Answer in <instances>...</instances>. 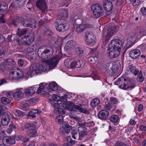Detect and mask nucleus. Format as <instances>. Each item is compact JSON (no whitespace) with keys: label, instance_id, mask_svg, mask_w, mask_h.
Returning <instances> with one entry per match:
<instances>
[{"label":"nucleus","instance_id":"f257e3e1","mask_svg":"<svg viewBox=\"0 0 146 146\" xmlns=\"http://www.w3.org/2000/svg\"><path fill=\"white\" fill-rule=\"evenodd\" d=\"M36 21L34 20L30 19L29 20H25L23 18L18 17L16 18V20L13 21L12 23V25L16 26L19 24H20L21 25L25 27H31L35 28L36 27Z\"/></svg>","mask_w":146,"mask_h":146},{"label":"nucleus","instance_id":"f03ea898","mask_svg":"<svg viewBox=\"0 0 146 146\" xmlns=\"http://www.w3.org/2000/svg\"><path fill=\"white\" fill-rule=\"evenodd\" d=\"M115 84L119 86L121 89L127 90L128 89H131L134 87L135 86L129 80L123 77H120L115 82Z\"/></svg>","mask_w":146,"mask_h":146},{"label":"nucleus","instance_id":"7ed1b4c3","mask_svg":"<svg viewBox=\"0 0 146 146\" xmlns=\"http://www.w3.org/2000/svg\"><path fill=\"white\" fill-rule=\"evenodd\" d=\"M53 49L51 47H46L42 46L38 49V54L39 57L42 59H46L50 57L53 52Z\"/></svg>","mask_w":146,"mask_h":146},{"label":"nucleus","instance_id":"20e7f679","mask_svg":"<svg viewBox=\"0 0 146 146\" xmlns=\"http://www.w3.org/2000/svg\"><path fill=\"white\" fill-rule=\"evenodd\" d=\"M63 56V54L59 51V54L54 56L51 58L46 60V62L49 66L50 69H52L55 68L58 64L59 60Z\"/></svg>","mask_w":146,"mask_h":146},{"label":"nucleus","instance_id":"39448f33","mask_svg":"<svg viewBox=\"0 0 146 146\" xmlns=\"http://www.w3.org/2000/svg\"><path fill=\"white\" fill-rule=\"evenodd\" d=\"M91 9L93 15L96 18H99L105 13V11L103 9L102 5L98 3L93 4Z\"/></svg>","mask_w":146,"mask_h":146},{"label":"nucleus","instance_id":"423d86ee","mask_svg":"<svg viewBox=\"0 0 146 146\" xmlns=\"http://www.w3.org/2000/svg\"><path fill=\"white\" fill-rule=\"evenodd\" d=\"M116 27L115 26L110 27L106 32L103 33V39L105 41L104 44H106L111 37L115 33Z\"/></svg>","mask_w":146,"mask_h":146},{"label":"nucleus","instance_id":"0eeeda50","mask_svg":"<svg viewBox=\"0 0 146 146\" xmlns=\"http://www.w3.org/2000/svg\"><path fill=\"white\" fill-rule=\"evenodd\" d=\"M85 40L88 45L93 46L96 44V38L92 32L87 31L85 32Z\"/></svg>","mask_w":146,"mask_h":146},{"label":"nucleus","instance_id":"6e6552de","mask_svg":"<svg viewBox=\"0 0 146 146\" xmlns=\"http://www.w3.org/2000/svg\"><path fill=\"white\" fill-rule=\"evenodd\" d=\"M33 74H38L43 72L45 69L42 64H37L31 65L30 68Z\"/></svg>","mask_w":146,"mask_h":146},{"label":"nucleus","instance_id":"1a4fd4ad","mask_svg":"<svg viewBox=\"0 0 146 146\" xmlns=\"http://www.w3.org/2000/svg\"><path fill=\"white\" fill-rule=\"evenodd\" d=\"M122 42L120 40L115 39L111 41L109 44V47L120 52Z\"/></svg>","mask_w":146,"mask_h":146},{"label":"nucleus","instance_id":"9d476101","mask_svg":"<svg viewBox=\"0 0 146 146\" xmlns=\"http://www.w3.org/2000/svg\"><path fill=\"white\" fill-rule=\"evenodd\" d=\"M115 63H107L106 67V72L107 74L110 76L114 75L116 72L115 69Z\"/></svg>","mask_w":146,"mask_h":146},{"label":"nucleus","instance_id":"9b49d317","mask_svg":"<svg viewBox=\"0 0 146 146\" xmlns=\"http://www.w3.org/2000/svg\"><path fill=\"white\" fill-rule=\"evenodd\" d=\"M55 25L56 30L59 32H64L67 30L69 27L68 24L62 22L60 23L57 21Z\"/></svg>","mask_w":146,"mask_h":146},{"label":"nucleus","instance_id":"f8f14e48","mask_svg":"<svg viewBox=\"0 0 146 146\" xmlns=\"http://www.w3.org/2000/svg\"><path fill=\"white\" fill-rule=\"evenodd\" d=\"M34 40L33 36H25L23 37L20 41V44L30 45L32 44Z\"/></svg>","mask_w":146,"mask_h":146},{"label":"nucleus","instance_id":"ddd939ff","mask_svg":"<svg viewBox=\"0 0 146 146\" xmlns=\"http://www.w3.org/2000/svg\"><path fill=\"white\" fill-rule=\"evenodd\" d=\"M103 6L106 14L108 15H110L112 12L113 8L112 3L110 1H104L103 2Z\"/></svg>","mask_w":146,"mask_h":146},{"label":"nucleus","instance_id":"4468645a","mask_svg":"<svg viewBox=\"0 0 146 146\" xmlns=\"http://www.w3.org/2000/svg\"><path fill=\"white\" fill-rule=\"evenodd\" d=\"M120 52L117 50L109 47L107 51V55L111 58L117 57L120 54Z\"/></svg>","mask_w":146,"mask_h":146},{"label":"nucleus","instance_id":"2eb2a0df","mask_svg":"<svg viewBox=\"0 0 146 146\" xmlns=\"http://www.w3.org/2000/svg\"><path fill=\"white\" fill-rule=\"evenodd\" d=\"M36 5L43 12H45L47 9L48 7L45 0H38Z\"/></svg>","mask_w":146,"mask_h":146},{"label":"nucleus","instance_id":"dca6fc26","mask_svg":"<svg viewBox=\"0 0 146 146\" xmlns=\"http://www.w3.org/2000/svg\"><path fill=\"white\" fill-rule=\"evenodd\" d=\"M92 26L89 24L82 23L79 25L76 29V31L78 33L83 32L87 29L92 27Z\"/></svg>","mask_w":146,"mask_h":146},{"label":"nucleus","instance_id":"f3484780","mask_svg":"<svg viewBox=\"0 0 146 146\" xmlns=\"http://www.w3.org/2000/svg\"><path fill=\"white\" fill-rule=\"evenodd\" d=\"M63 126H61L60 127V130L62 133L64 132L68 134L70 132V130L72 129V127L66 123H63Z\"/></svg>","mask_w":146,"mask_h":146},{"label":"nucleus","instance_id":"a211bd4d","mask_svg":"<svg viewBox=\"0 0 146 146\" xmlns=\"http://www.w3.org/2000/svg\"><path fill=\"white\" fill-rule=\"evenodd\" d=\"M3 142L5 145L8 144L12 145L15 143V141L14 137H5L3 139Z\"/></svg>","mask_w":146,"mask_h":146},{"label":"nucleus","instance_id":"6ab92c4d","mask_svg":"<svg viewBox=\"0 0 146 146\" xmlns=\"http://www.w3.org/2000/svg\"><path fill=\"white\" fill-rule=\"evenodd\" d=\"M78 129L79 133V138L82 140L84 136L87 134V129L85 127L80 126L78 127Z\"/></svg>","mask_w":146,"mask_h":146},{"label":"nucleus","instance_id":"aec40b11","mask_svg":"<svg viewBox=\"0 0 146 146\" xmlns=\"http://www.w3.org/2000/svg\"><path fill=\"white\" fill-rule=\"evenodd\" d=\"M109 114V113L108 111L102 110L98 113V116L100 119L105 120L107 119Z\"/></svg>","mask_w":146,"mask_h":146},{"label":"nucleus","instance_id":"412c9836","mask_svg":"<svg viewBox=\"0 0 146 146\" xmlns=\"http://www.w3.org/2000/svg\"><path fill=\"white\" fill-rule=\"evenodd\" d=\"M127 74H130L131 73L135 76L137 75L139 73V70L133 65L129 66L127 68Z\"/></svg>","mask_w":146,"mask_h":146},{"label":"nucleus","instance_id":"4be33fe9","mask_svg":"<svg viewBox=\"0 0 146 146\" xmlns=\"http://www.w3.org/2000/svg\"><path fill=\"white\" fill-rule=\"evenodd\" d=\"M23 94L21 91V88H17L16 92L14 94V98L15 100H19L23 97Z\"/></svg>","mask_w":146,"mask_h":146},{"label":"nucleus","instance_id":"5701e85b","mask_svg":"<svg viewBox=\"0 0 146 146\" xmlns=\"http://www.w3.org/2000/svg\"><path fill=\"white\" fill-rule=\"evenodd\" d=\"M129 55L132 58L135 59L140 54V50L138 49H134L131 50L129 52Z\"/></svg>","mask_w":146,"mask_h":146},{"label":"nucleus","instance_id":"b1692460","mask_svg":"<svg viewBox=\"0 0 146 146\" xmlns=\"http://www.w3.org/2000/svg\"><path fill=\"white\" fill-rule=\"evenodd\" d=\"M10 117L8 112L5 114V116H3L2 118L1 123L3 125H7L9 122Z\"/></svg>","mask_w":146,"mask_h":146},{"label":"nucleus","instance_id":"393cba45","mask_svg":"<svg viewBox=\"0 0 146 146\" xmlns=\"http://www.w3.org/2000/svg\"><path fill=\"white\" fill-rule=\"evenodd\" d=\"M38 85H35L31 87V88L26 89L25 92V94L27 96H29L33 95L35 93V87L37 86Z\"/></svg>","mask_w":146,"mask_h":146},{"label":"nucleus","instance_id":"a878e982","mask_svg":"<svg viewBox=\"0 0 146 146\" xmlns=\"http://www.w3.org/2000/svg\"><path fill=\"white\" fill-rule=\"evenodd\" d=\"M41 113V111L38 109L33 110H31L29 113V115L33 118L36 117V115H39Z\"/></svg>","mask_w":146,"mask_h":146},{"label":"nucleus","instance_id":"bb28decb","mask_svg":"<svg viewBox=\"0 0 146 146\" xmlns=\"http://www.w3.org/2000/svg\"><path fill=\"white\" fill-rule=\"evenodd\" d=\"M27 133L28 136L30 137H35L37 135L36 131L35 129H32L28 130Z\"/></svg>","mask_w":146,"mask_h":146},{"label":"nucleus","instance_id":"cd10ccee","mask_svg":"<svg viewBox=\"0 0 146 146\" xmlns=\"http://www.w3.org/2000/svg\"><path fill=\"white\" fill-rule=\"evenodd\" d=\"M10 2H12L11 6L13 7L20 6L22 5L21 3L23 1L22 0H9Z\"/></svg>","mask_w":146,"mask_h":146},{"label":"nucleus","instance_id":"c85d7f7f","mask_svg":"<svg viewBox=\"0 0 146 146\" xmlns=\"http://www.w3.org/2000/svg\"><path fill=\"white\" fill-rule=\"evenodd\" d=\"M98 55V52L97 51L94 49H92L90 50L87 56H91L94 57L96 59Z\"/></svg>","mask_w":146,"mask_h":146},{"label":"nucleus","instance_id":"c756f323","mask_svg":"<svg viewBox=\"0 0 146 146\" xmlns=\"http://www.w3.org/2000/svg\"><path fill=\"white\" fill-rule=\"evenodd\" d=\"M48 86L50 89L52 90L55 91L56 90L58 89V87L57 84L55 82H52L50 83Z\"/></svg>","mask_w":146,"mask_h":146},{"label":"nucleus","instance_id":"7c9ffc66","mask_svg":"<svg viewBox=\"0 0 146 146\" xmlns=\"http://www.w3.org/2000/svg\"><path fill=\"white\" fill-rule=\"evenodd\" d=\"M68 15L67 11L65 10H62L60 14V17L62 20H65L68 17Z\"/></svg>","mask_w":146,"mask_h":146},{"label":"nucleus","instance_id":"2f4dec72","mask_svg":"<svg viewBox=\"0 0 146 146\" xmlns=\"http://www.w3.org/2000/svg\"><path fill=\"white\" fill-rule=\"evenodd\" d=\"M74 44V42L73 40H69L66 43L65 48L67 49H70V48H72Z\"/></svg>","mask_w":146,"mask_h":146},{"label":"nucleus","instance_id":"473e14b6","mask_svg":"<svg viewBox=\"0 0 146 146\" xmlns=\"http://www.w3.org/2000/svg\"><path fill=\"white\" fill-rule=\"evenodd\" d=\"M15 71L12 72L9 74V79L11 81H16L17 78H16V76H15Z\"/></svg>","mask_w":146,"mask_h":146},{"label":"nucleus","instance_id":"72a5a7b5","mask_svg":"<svg viewBox=\"0 0 146 146\" xmlns=\"http://www.w3.org/2000/svg\"><path fill=\"white\" fill-rule=\"evenodd\" d=\"M55 120L56 122L59 124H63V123H65L64 122H62L63 121V117L62 115H59L56 117Z\"/></svg>","mask_w":146,"mask_h":146},{"label":"nucleus","instance_id":"f704fd0d","mask_svg":"<svg viewBox=\"0 0 146 146\" xmlns=\"http://www.w3.org/2000/svg\"><path fill=\"white\" fill-rule=\"evenodd\" d=\"M100 103L98 99L95 98L90 103L91 106L92 107L98 105Z\"/></svg>","mask_w":146,"mask_h":146},{"label":"nucleus","instance_id":"c9c22d12","mask_svg":"<svg viewBox=\"0 0 146 146\" xmlns=\"http://www.w3.org/2000/svg\"><path fill=\"white\" fill-rule=\"evenodd\" d=\"M118 117L116 115H113L110 118V120L112 122L117 123L118 120Z\"/></svg>","mask_w":146,"mask_h":146},{"label":"nucleus","instance_id":"e433bc0d","mask_svg":"<svg viewBox=\"0 0 146 146\" xmlns=\"http://www.w3.org/2000/svg\"><path fill=\"white\" fill-rule=\"evenodd\" d=\"M18 29V31L17 32V35L19 36H21L25 34H26L27 32V29Z\"/></svg>","mask_w":146,"mask_h":146},{"label":"nucleus","instance_id":"4c0bfd02","mask_svg":"<svg viewBox=\"0 0 146 146\" xmlns=\"http://www.w3.org/2000/svg\"><path fill=\"white\" fill-rule=\"evenodd\" d=\"M15 72L16 74H17L16 78H17V80H18L20 79H21L23 77V72L20 70L18 71L17 72Z\"/></svg>","mask_w":146,"mask_h":146},{"label":"nucleus","instance_id":"58836bf2","mask_svg":"<svg viewBox=\"0 0 146 146\" xmlns=\"http://www.w3.org/2000/svg\"><path fill=\"white\" fill-rule=\"evenodd\" d=\"M13 113L15 116H20L24 115V113L20 110H15L13 111Z\"/></svg>","mask_w":146,"mask_h":146},{"label":"nucleus","instance_id":"ea45409f","mask_svg":"<svg viewBox=\"0 0 146 146\" xmlns=\"http://www.w3.org/2000/svg\"><path fill=\"white\" fill-rule=\"evenodd\" d=\"M139 33L141 35H146V25L141 28V30L139 32Z\"/></svg>","mask_w":146,"mask_h":146},{"label":"nucleus","instance_id":"a19ab883","mask_svg":"<svg viewBox=\"0 0 146 146\" xmlns=\"http://www.w3.org/2000/svg\"><path fill=\"white\" fill-rule=\"evenodd\" d=\"M1 101L2 103L5 105L7 104L10 102V100L8 98L3 97L1 98Z\"/></svg>","mask_w":146,"mask_h":146},{"label":"nucleus","instance_id":"79ce46f5","mask_svg":"<svg viewBox=\"0 0 146 146\" xmlns=\"http://www.w3.org/2000/svg\"><path fill=\"white\" fill-rule=\"evenodd\" d=\"M112 63H115V69H120L121 67V64L122 62L121 61H117L116 62H112Z\"/></svg>","mask_w":146,"mask_h":146},{"label":"nucleus","instance_id":"37998d69","mask_svg":"<svg viewBox=\"0 0 146 146\" xmlns=\"http://www.w3.org/2000/svg\"><path fill=\"white\" fill-rule=\"evenodd\" d=\"M15 64L14 60L11 59H7L6 61L5 64L10 66L13 65Z\"/></svg>","mask_w":146,"mask_h":146},{"label":"nucleus","instance_id":"c03bdc74","mask_svg":"<svg viewBox=\"0 0 146 146\" xmlns=\"http://www.w3.org/2000/svg\"><path fill=\"white\" fill-rule=\"evenodd\" d=\"M76 68H80V67L84 66V64L82 63V60H78L76 61Z\"/></svg>","mask_w":146,"mask_h":146},{"label":"nucleus","instance_id":"a18cd8bd","mask_svg":"<svg viewBox=\"0 0 146 146\" xmlns=\"http://www.w3.org/2000/svg\"><path fill=\"white\" fill-rule=\"evenodd\" d=\"M85 107L84 105L80 104V106L75 105L74 106V108L75 109L79 110L81 112L83 108H84Z\"/></svg>","mask_w":146,"mask_h":146},{"label":"nucleus","instance_id":"49530a36","mask_svg":"<svg viewBox=\"0 0 146 146\" xmlns=\"http://www.w3.org/2000/svg\"><path fill=\"white\" fill-rule=\"evenodd\" d=\"M110 102L112 104H117L118 102L117 99L114 97H110Z\"/></svg>","mask_w":146,"mask_h":146},{"label":"nucleus","instance_id":"de8ad7c7","mask_svg":"<svg viewBox=\"0 0 146 146\" xmlns=\"http://www.w3.org/2000/svg\"><path fill=\"white\" fill-rule=\"evenodd\" d=\"M34 124L32 123H27L25 125V127L27 129L34 128Z\"/></svg>","mask_w":146,"mask_h":146},{"label":"nucleus","instance_id":"09e8293b","mask_svg":"<svg viewBox=\"0 0 146 146\" xmlns=\"http://www.w3.org/2000/svg\"><path fill=\"white\" fill-rule=\"evenodd\" d=\"M44 86L42 84H41L38 88L37 92L38 94H40L43 91L44 89Z\"/></svg>","mask_w":146,"mask_h":146},{"label":"nucleus","instance_id":"8fccbe9b","mask_svg":"<svg viewBox=\"0 0 146 146\" xmlns=\"http://www.w3.org/2000/svg\"><path fill=\"white\" fill-rule=\"evenodd\" d=\"M70 63L71 62L70 61V59H67L64 62L65 66L69 68H71Z\"/></svg>","mask_w":146,"mask_h":146},{"label":"nucleus","instance_id":"3c124183","mask_svg":"<svg viewBox=\"0 0 146 146\" xmlns=\"http://www.w3.org/2000/svg\"><path fill=\"white\" fill-rule=\"evenodd\" d=\"M87 124V122L84 121H79L77 125L79 126V127H84V126H85Z\"/></svg>","mask_w":146,"mask_h":146},{"label":"nucleus","instance_id":"603ef678","mask_svg":"<svg viewBox=\"0 0 146 146\" xmlns=\"http://www.w3.org/2000/svg\"><path fill=\"white\" fill-rule=\"evenodd\" d=\"M88 61L89 62H91L92 64H94L96 60L95 58L91 56H87Z\"/></svg>","mask_w":146,"mask_h":146},{"label":"nucleus","instance_id":"864d4df0","mask_svg":"<svg viewBox=\"0 0 146 146\" xmlns=\"http://www.w3.org/2000/svg\"><path fill=\"white\" fill-rule=\"evenodd\" d=\"M67 141L68 143H70L71 145H74L75 143V141L72 140L70 137H68L67 139Z\"/></svg>","mask_w":146,"mask_h":146},{"label":"nucleus","instance_id":"5fc2aeb1","mask_svg":"<svg viewBox=\"0 0 146 146\" xmlns=\"http://www.w3.org/2000/svg\"><path fill=\"white\" fill-rule=\"evenodd\" d=\"M76 52L78 54H82L83 52V49L81 48L78 47L76 49Z\"/></svg>","mask_w":146,"mask_h":146},{"label":"nucleus","instance_id":"6e6d98bb","mask_svg":"<svg viewBox=\"0 0 146 146\" xmlns=\"http://www.w3.org/2000/svg\"><path fill=\"white\" fill-rule=\"evenodd\" d=\"M31 71L30 70V71L27 72L25 75V78L26 79H28L29 77H31L32 75H34L32 74Z\"/></svg>","mask_w":146,"mask_h":146},{"label":"nucleus","instance_id":"4d7b16f0","mask_svg":"<svg viewBox=\"0 0 146 146\" xmlns=\"http://www.w3.org/2000/svg\"><path fill=\"white\" fill-rule=\"evenodd\" d=\"M131 2L133 5L136 6L139 4L140 1L139 0H131Z\"/></svg>","mask_w":146,"mask_h":146},{"label":"nucleus","instance_id":"13d9d810","mask_svg":"<svg viewBox=\"0 0 146 146\" xmlns=\"http://www.w3.org/2000/svg\"><path fill=\"white\" fill-rule=\"evenodd\" d=\"M35 50V48L34 45H33L31 47L28 48L27 49V51L29 53L33 52Z\"/></svg>","mask_w":146,"mask_h":146},{"label":"nucleus","instance_id":"bf43d9fd","mask_svg":"<svg viewBox=\"0 0 146 146\" xmlns=\"http://www.w3.org/2000/svg\"><path fill=\"white\" fill-rule=\"evenodd\" d=\"M115 146H129L125 143L121 142H117L115 145Z\"/></svg>","mask_w":146,"mask_h":146},{"label":"nucleus","instance_id":"052dcab7","mask_svg":"<svg viewBox=\"0 0 146 146\" xmlns=\"http://www.w3.org/2000/svg\"><path fill=\"white\" fill-rule=\"evenodd\" d=\"M129 37L131 38V42H132L134 40H133L136 37L135 33H134L129 34Z\"/></svg>","mask_w":146,"mask_h":146},{"label":"nucleus","instance_id":"680f3d73","mask_svg":"<svg viewBox=\"0 0 146 146\" xmlns=\"http://www.w3.org/2000/svg\"><path fill=\"white\" fill-rule=\"evenodd\" d=\"M91 77L94 80L98 78V75L96 72H94L92 74Z\"/></svg>","mask_w":146,"mask_h":146},{"label":"nucleus","instance_id":"e2e57ef3","mask_svg":"<svg viewBox=\"0 0 146 146\" xmlns=\"http://www.w3.org/2000/svg\"><path fill=\"white\" fill-rule=\"evenodd\" d=\"M55 110L58 111L60 113L64 114L65 113L64 110L60 107L57 109V110Z\"/></svg>","mask_w":146,"mask_h":146},{"label":"nucleus","instance_id":"0e129e2a","mask_svg":"<svg viewBox=\"0 0 146 146\" xmlns=\"http://www.w3.org/2000/svg\"><path fill=\"white\" fill-rule=\"evenodd\" d=\"M104 107L106 109L109 110L111 109L112 106L109 103H108L106 104L105 105Z\"/></svg>","mask_w":146,"mask_h":146},{"label":"nucleus","instance_id":"69168bd1","mask_svg":"<svg viewBox=\"0 0 146 146\" xmlns=\"http://www.w3.org/2000/svg\"><path fill=\"white\" fill-rule=\"evenodd\" d=\"M61 106L64 108L65 109L69 110V106L66 104H60Z\"/></svg>","mask_w":146,"mask_h":146},{"label":"nucleus","instance_id":"338daca9","mask_svg":"<svg viewBox=\"0 0 146 146\" xmlns=\"http://www.w3.org/2000/svg\"><path fill=\"white\" fill-rule=\"evenodd\" d=\"M137 80L139 82H141L144 80V78L142 75L139 74L137 76Z\"/></svg>","mask_w":146,"mask_h":146},{"label":"nucleus","instance_id":"774afa93","mask_svg":"<svg viewBox=\"0 0 146 146\" xmlns=\"http://www.w3.org/2000/svg\"><path fill=\"white\" fill-rule=\"evenodd\" d=\"M142 15H146V8L145 7H143L140 10Z\"/></svg>","mask_w":146,"mask_h":146}]
</instances>
